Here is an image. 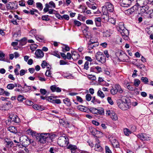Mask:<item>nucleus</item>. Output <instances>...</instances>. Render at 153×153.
Listing matches in <instances>:
<instances>
[{
  "mask_svg": "<svg viewBox=\"0 0 153 153\" xmlns=\"http://www.w3.org/2000/svg\"><path fill=\"white\" fill-rule=\"evenodd\" d=\"M117 103L119 107L123 110H127L131 107V103L128 102L126 99L118 100L117 101Z\"/></svg>",
  "mask_w": 153,
  "mask_h": 153,
  "instance_id": "3",
  "label": "nucleus"
},
{
  "mask_svg": "<svg viewBox=\"0 0 153 153\" xmlns=\"http://www.w3.org/2000/svg\"><path fill=\"white\" fill-rule=\"evenodd\" d=\"M33 108L36 110H39L40 111L43 110L44 109V107L39 105L34 104L33 106Z\"/></svg>",
  "mask_w": 153,
  "mask_h": 153,
  "instance_id": "21",
  "label": "nucleus"
},
{
  "mask_svg": "<svg viewBox=\"0 0 153 153\" xmlns=\"http://www.w3.org/2000/svg\"><path fill=\"white\" fill-rule=\"evenodd\" d=\"M4 54L2 53H0V60L4 61Z\"/></svg>",
  "mask_w": 153,
  "mask_h": 153,
  "instance_id": "61",
  "label": "nucleus"
},
{
  "mask_svg": "<svg viewBox=\"0 0 153 153\" xmlns=\"http://www.w3.org/2000/svg\"><path fill=\"white\" fill-rule=\"evenodd\" d=\"M8 131H10L11 132L16 133L17 132V130L16 128L14 126H10L7 128Z\"/></svg>",
  "mask_w": 153,
  "mask_h": 153,
  "instance_id": "24",
  "label": "nucleus"
},
{
  "mask_svg": "<svg viewBox=\"0 0 153 153\" xmlns=\"http://www.w3.org/2000/svg\"><path fill=\"white\" fill-rule=\"evenodd\" d=\"M27 43V39L25 37H24L22 39L19 41V45L23 46L25 45Z\"/></svg>",
  "mask_w": 153,
  "mask_h": 153,
  "instance_id": "27",
  "label": "nucleus"
},
{
  "mask_svg": "<svg viewBox=\"0 0 153 153\" xmlns=\"http://www.w3.org/2000/svg\"><path fill=\"white\" fill-rule=\"evenodd\" d=\"M105 150L106 153H111V151L110 149L108 146H106L105 147Z\"/></svg>",
  "mask_w": 153,
  "mask_h": 153,
  "instance_id": "64",
  "label": "nucleus"
},
{
  "mask_svg": "<svg viewBox=\"0 0 153 153\" xmlns=\"http://www.w3.org/2000/svg\"><path fill=\"white\" fill-rule=\"evenodd\" d=\"M140 81L139 79H136L134 80V85L136 86L137 87L140 84Z\"/></svg>",
  "mask_w": 153,
  "mask_h": 153,
  "instance_id": "42",
  "label": "nucleus"
},
{
  "mask_svg": "<svg viewBox=\"0 0 153 153\" xmlns=\"http://www.w3.org/2000/svg\"><path fill=\"white\" fill-rule=\"evenodd\" d=\"M147 31L149 34H153V26H150L149 29H147Z\"/></svg>",
  "mask_w": 153,
  "mask_h": 153,
  "instance_id": "39",
  "label": "nucleus"
},
{
  "mask_svg": "<svg viewBox=\"0 0 153 153\" xmlns=\"http://www.w3.org/2000/svg\"><path fill=\"white\" fill-rule=\"evenodd\" d=\"M37 45L36 44L31 45L30 46V49L33 51L37 48Z\"/></svg>",
  "mask_w": 153,
  "mask_h": 153,
  "instance_id": "48",
  "label": "nucleus"
},
{
  "mask_svg": "<svg viewBox=\"0 0 153 153\" xmlns=\"http://www.w3.org/2000/svg\"><path fill=\"white\" fill-rule=\"evenodd\" d=\"M116 29L121 34L123 39L125 40L128 39V36L129 33L128 30L124 26L123 22H120L116 27Z\"/></svg>",
  "mask_w": 153,
  "mask_h": 153,
  "instance_id": "1",
  "label": "nucleus"
},
{
  "mask_svg": "<svg viewBox=\"0 0 153 153\" xmlns=\"http://www.w3.org/2000/svg\"><path fill=\"white\" fill-rule=\"evenodd\" d=\"M4 144L5 147L7 148H10L13 146L14 144L11 139L8 138H5L4 140Z\"/></svg>",
  "mask_w": 153,
  "mask_h": 153,
  "instance_id": "8",
  "label": "nucleus"
},
{
  "mask_svg": "<svg viewBox=\"0 0 153 153\" xmlns=\"http://www.w3.org/2000/svg\"><path fill=\"white\" fill-rule=\"evenodd\" d=\"M140 7V13L142 14L145 13L147 14L149 13V11L147 12L149 8V4H147L143 5Z\"/></svg>",
  "mask_w": 153,
  "mask_h": 153,
  "instance_id": "11",
  "label": "nucleus"
},
{
  "mask_svg": "<svg viewBox=\"0 0 153 153\" xmlns=\"http://www.w3.org/2000/svg\"><path fill=\"white\" fill-rule=\"evenodd\" d=\"M123 131L124 134L126 136H129V134L132 133L131 131L127 128L124 129Z\"/></svg>",
  "mask_w": 153,
  "mask_h": 153,
  "instance_id": "29",
  "label": "nucleus"
},
{
  "mask_svg": "<svg viewBox=\"0 0 153 153\" xmlns=\"http://www.w3.org/2000/svg\"><path fill=\"white\" fill-rule=\"evenodd\" d=\"M136 4L137 7H140L143 5L148 4V0H137Z\"/></svg>",
  "mask_w": 153,
  "mask_h": 153,
  "instance_id": "14",
  "label": "nucleus"
},
{
  "mask_svg": "<svg viewBox=\"0 0 153 153\" xmlns=\"http://www.w3.org/2000/svg\"><path fill=\"white\" fill-rule=\"evenodd\" d=\"M74 23L75 25L78 27L80 26L81 24V23L80 22L76 20H74Z\"/></svg>",
  "mask_w": 153,
  "mask_h": 153,
  "instance_id": "49",
  "label": "nucleus"
},
{
  "mask_svg": "<svg viewBox=\"0 0 153 153\" xmlns=\"http://www.w3.org/2000/svg\"><path fill=\"white\" fill-rule=\"evenodd\" d=\"M92 98L91 95L89 94H87L85 96L86 100L88 101L91 100Z\"/></svg>",
  "mask_w": 153,
  "mask_h": 153,
  "instance_id": "52",
  "label": "nucleus"
},
{
  "mask_svg": "<svg viewBox=\"0 0 153 153\" xmlns=\"http://www.w3.org/2000/svg\"><path fill=\"white\" fill-rule=\"evenodd\" d=\"M9 118L10 119V121L16 123H19L20 122V120L19 117L15 113H11L9 116Z\"/></svg>",
  "mask_w": 153,
  "mask_h": 153,
  "instance_id": "7",
  "label": "nucleus"
},
{
  "mask_svg": "<svg viewBox=\"0 0 153 153\" xmlns=\"http://www.w3.org/2000/svg\"><path fill=\"white\" fill-rule=\"evenodd\" d=\"M36 7L40 10H41L43 7L42 4L40 2H37L36 4Z\"/></svg>",
  "mask_w": 153,
  "mask_h": 153,
  "instance_id": "37",
  "label": "nucleus"
},
{
  "mask_svg": "<svg viewBox=\"0 0 153 153\" xmlns=\"http://www.w3.org/2000/svg\"><path fill=\"white\" fill-rule=\"evenodd\" d=\"M95 149L98 151H102V147L100 145V141L98 139H96V143L95 145Z\"/></svg>",
  "mask_w": 153,
  "mask_h": 153,
  "instance_id": "15",
  "label": "nucleus"
},
{
  "mask_svg": "<svg viewBox=\"0 0 153 153\" xmlns=\"http://www.w3.org/2000/svg\"><path fill=\"white\" fill-rule=\"evenodd\" d=\"M51 54L54 56L58 58H60V56L57 51H54L51 53Z\"/></svg>",
  "mask_w": 153,
  "mask_h": 153,
  "instance_id": "46",
  "label": "nucleus"
},
{
  "mask_svg": "<svg viewBox=\"0 0 153 153\" xmlns=\"http://www.w3.org/2000/svg\"><path fill=\"white\" fill-rule=\"evenodd\" d=\"M27 131H29L28 133L32 135L33 137H34L36 139V137H38L40 134V133H36V132L30 129H28Z\"/></svg>",
  "mask_w": 153,
  "mask_h": 153,
  "instance_id": "23",
  "label": "nucleus"
},
{
  "mask_svg": "<svg viewBox=\"0 0 153 153\" xmlns=\"http://www.w3.org/2000/svg\"><path fill=\"white\" fill-rule=\"evenodd\" d=\"M45 7L43 9V11L44 12L46 13L49 10V8L48 5V3H46L45 4Z\"/></svg>",
  "mask_w": 153,
  "mask_h": 153,
  "instance_id": "56",
  "label": "nucleus"
},
{
  "mask_svg": "<svg viewBox=\"0 0 153 153\" xmlns=\"http://www.w3.org/2000/svg\"><path fill=\"white\" fill-rule=\"evenodd\" d=\"M27 72V70H26L25 71V70L22 69L20 71V76H22L24 75L25 73H26Z\"/></svg>",
  "mask_w": 153,
  "mask_h": 153,
  "instance_id": "60",
  "label": "nucleus"
},
{
  "mask_svg": "<svg viewBox=\"0 0 153 153\" xmlns=\"http://www.w3.org/2000/svg\"><path fill=\"white\" fill-rule=\"evenodd\" d=\"M36 39L40 42H42L44 40V37L42 36L37 35L35 36Z\"/></svg>",
  "mask_w": 153,
  "mask_h": 153,
  "instance_id": "32",
  "label": "nucleus"
},
{
  "mask_svg": "<svg viewBox=\"0 0 153 153\" xmlns=\"http://www.w3.org/2000/svg\"><path fill=\"white\" fill-rule=\"evenodd\" d=\"M52 71L50 68L49 70H48L46 71L45 73V75L47 76L52 77Z\"/></svg>",
  "mask_w": 153,
  "mask_h": 153,
  "instance_id": "30",
  "label": "nucleus"
},
{
  "mask_svg": "<svg viewBox=\"0 0 153 153\" xmlns=\"http://www.w3.org/2000/svg\"><path fill=\"white\" fill-rule=\"evenodd\" d=\"M50 88L53 92H59L61 91V89L59 87H57L55 85L51 86Z\"/></svg>",
  "mask_w": 153,
  "mask_h": 153,
  "instance_id": "20",
  "label": "nucleus"
},
{
  "mask_svg": "<svg viewBox=\"0 0 153 153\" xmlns=\"http://www.w3.org/2000/svg\"><path fill=\"white\" fill-rule=\"evenodd\" d=\"M98 110V113H97V114H99L101 115H104V110L103 108H100L98 109H97Z\"/></svg>",
  "mask_w": 153,
  "mask_h": 153,
  "instance_id": "33",
  "label": "nucleus"
},
{
  "mask_svg": "<svg viewBox=\"0 0 153 153\" xmlns=\"http://www.w3.org/2000/svg\"><path fill=\"white\" fill-rule=\"evenodd\" d=\"M107 100L108 102L110 105H112L114 104V102L111 99V98L110 97H108L107 98Z\"/></svg>",
  "mask_w": 153,
  "mask_h": 153,
  "instance_id": "59",
  "label": "nucleus"
},
{
  "mask_svg": "<svg viewBox=\"0 0 153 153\" xmlns=\"http://www.w3.org/2000/svg\"><path fill=\"white\" fill-rule=\"evenodd\" d=\"M90 132L94 136L96 137H99L98 134H101L102 133L100 131L97 130L95 128L92 127L89 128Z\"/></svg>",
  "mask_w": 153,
  "mask_h": 153,
  "instance_id": "12",
  "label": "nucleus"
},
{
  "mask_svg": "<svg viewBox=\"0 0 153 153\" xmlns=\"http://www.w3.org/2000/svg\"><path fill=\"white\" fill-rule=\"evenodd\" d=\"M48 5L49 8H55L56 7L55 4L52 1H50L48 3Z\"/></svg>",
  "mask_w": 153,
  "mask_h": 153,
  "instance_id": "34",
  "label": "nucleus"
},
{
  "mask_svg": "<svg viewBox=\"0 0 153 153\" xmlns=\"http://www.w3.org/2000/svg\"><path fill=\"white\" fill-rule=\"evenodd\" d=\"M141 80L145 84H147L149 82L148 79L146 77H142Z\"/></svg>",
  "mask_w": 153,
  "mask_h": 153,
  "instance_id": "44",
  "label": "nucleus"
},
{
  "mask_svg": "<svg viewBox=\"0 0 153 153\" xmlns=\"http://www.w3.org/2000/svg\"><path fill=\"white\" fill-rule=\"evenodd\" d=\"M48 15L42 16V19L43 20L49 21L50 19L48 17Z\"/></svg>",
  "mask_w": 153,
  "mask_h": 153,
  "instance_id": "51",
  "label": "nucleus"
},
{
  "mask_svg": "<svg viewBox=\"0 0 153 153\" xmlns=\"http://www.w3.org/2000/svg\"><path fill=\"white\" fill-rule=\"evenodd\" d=\"M122 39L119 36H117L115 40V45H121L122 43Z\"/></svg>",
  "mask_w": 153,
  "mask_h": 153,
  "instance_id": "25",
  "label": "nucleus"
},
{
  "mask_svg": "<svg viewBox=\"0 0 153 153\" xmlns=\"http://www.w3.org/2000/svg\"><path fill=\"white\" fill-rule=\"evenodd\" d=\"M120 1L122 6L128 7L130 6L132 3L130 0H120Z\"/></svg>",
  "mask_w": 153,
  "mask_h": 153,
  "instance_id": "13",
  "label": "nucleus"
},
{
  "mask_svg": "<svg viewBox=\"0 0 153 153\" xmlns=\"http://www.w3.org/2000/svg\"><path fill=\"white\" fill-rule=\"evenodd\" d=\"M37 137L36 140L41 143H45L46 142H49L51 140V136L49 133L40 134Z\"/></svg>",
  "mask_w": 153,
  "mask_h": 153,
  "instance_id": "2",
  "label": "nucleus"
},
{
  "mask_svg": "<svg viewBox=\"0 0 153 153\" xmlns=\"http://www.w3.org/2000/svg\"><path fill=\"white\" fill-rule=\"evenodd\" d=\"M137 137L141 140L143 141L148 140H150V137L148 135L145 133H140L137 135Z\"/></svg>",
  "mask_w": 153,
  "mask_h": 153,
  "instance_id": "9",
  "label": "nucleus"
},
{
  "mask_svg": "<svg viewBox=\"0 0 153 153\" xmlns=\"http://www.w3.org/2000/svg\"><path fill=\"white\" fill-rule=\"evenodd\" d=\"M96 59L98 62L103 64L106 61L105 57L102 53L100 52H98L95 56Z\"/></svg>",
  "mask_w": 153,
  "mask_h": 153,
  "instance_id": "5",
  "label": "nucleus"
},
{
  "mask_svg": "<svg viewBox=\"0 0 153 153\" xmlns=\"http://www.w3.org/2000/svg\"><path fill=\"white\" fill-rule=\"evenodd\" d=\"M97 95L100 97L102 98L104 97L105 95L101 91L99 90L97 92Z\"/></svg>",
  "mask_w": 153,
  "mask_h": 153,
  "instance_id": "40",
  "label": "nucleus"
},
{
  "mask_svg": "<svg viewBox=\"0 0 153 153\" xmlns=\"http://www.w3.org/2000/svg\"><path fill=\"white\" fill-rule=\"evenodd\" d=\"M36 57L38 58H41L44 56V53L40 49L37 50L35 52Z\"/></svg>",
  "mask_w": 153,
  "mask_h": 153,
  "instance_id": "18",
  "label": "nucleus"
},
{
  "mask_svg": "<svg viewBox=\"0 0 153 153\" xmlns=\"http://www.w3.org/2000/svg\"><path fill=\"white\" fill-rule=\"evenodd\" d=\"M57 149L55 147H51L49 150L50 153H56L57 152Z\"/></svg>",
  "mask_w": 153,
  "mask_h": 153,
  "instance_id": "35",
  "label": "nucleus"
},
{
  "mask_svg": "<svg viewBox=\"0 0 153 153\" xmlns=\"http://www.w3.org/2000/svg\"><path fill=\"white\" fill-rule=\"evenodd\" d=\"M23 146L21 144H16V147H19V148H24V150L26 152H27L28 151V149L27 148H26L25 147H22Z\"/></svg>",
  "mask_w": 153,
  "mask_h": 153,
  "instance_id": "55",
  "label": "nucleus"
},
{
  "mask_svg": "<svg viewBox=\"0 0 153 153\" xmlns=\"http://www.w3.org/2000/svg\"><path fill=\"white\" fill-rule=\"evenodd\" d=\"M59 123L61 125H62L64 126L65 127H67L69 125V123L67 122H65L62 119L59 120Z\"/></svg>",
  "mask_w": 153,
  "mask_h": 153,
  "instance_id": "28",
  "label": "nucleus"
},
{
  "mask_svg": "<svg viewBox=\"0 0 153 153\" xmlns=\"http://www.w3.org/2000/svg\"><path fill=\"white\" fill-rule=\"evenodd\" d=\"M15 87V85L13 84H9L7 85V88L9 89L12 90Z\"/></svg>",
  "mask_w": 153,
  "mask_h": 153,
  "instance_id": "47",
  "label": "nucleus"
},
{
  "mask_svg": "<svg viewBox=\"0 0 153 153\" xmlns=\"http://www.w3.org/2000/svg\"><path fill=\"white\" fill-rule=\"evenodd\" d=\"M7 10H14L16 9L18 6L16 1L13 2H9L6 5Z\"/></svg>",
  "mask_w": 153,
  "mask_h": 153,
  "instance_id": "6",
  "label": "nucleus"
},
{
  "mask_svg": "<svg viewBox=\"0 0 153 153\" xmlns=\"http://www.w3.org/2000/svg\"><path fill=\"white\" fill-rule=\"evenodd\" d=\"M67 148L70 150L71 153H76L77 147L76 145L70 144L68 146Z\"/></svg>",
  "mask_w": 153,
  "mask_h": 153,
  "instance_id": "19",
  "label": "nucleus"
},
{
  "mask_svg": "<svg viewBox=\"0 0 153 153\" xmlns=\"http://www.w3.org/2000/svg\"><path fill=\"white\" fill-rule=\"evenodd\" d=\"M106 8L107 10L110 12H112L114 10V6L112 4L109 2H107L105 3V6L103 7V8Z\"/></svg>",
  "mask_w": 153,
  "mask_h": 153,
  "instance_id": "16",
  "label": "nucleus"
},
{
  "mask_svg": "<svg viewBox=\"0 0 153 153\" xmlns=\"http://www.w3.org/2000/svg\"><path fill=\"white\" fill-rule=\"evenodd\" d=\"M110 116L112 119H115V112L112 110H110Z\"/></svg>",
  "mask_w": 153,
  "mask_h": 153,
  "instance_id": "50",
  "label": "nucleus"
},
{
  "mask_svg": "<svg viewBox=\"0 0 153 153\" xmlns=\"http://www.w3.org/2000/svg\"><path fill=\"white\" fill-rule=\"evenodd\" d=\"M64 102L68 106H70L71 105V102L70 100L68 98H66L63 100Z\"/></svg>",
  "mask_w": 153,
  "mask_h": 153,
  "instance_id": "31",
  "label": "nucleus"
},
{
  "mask_svg": "<svg viewBox=\"0 0 153 153\" xmlns=\"http://www.w3.org/2000/svg\"><path fill=\"white\" fill-rule=\"evenodd\" d=\"M40 92L43 95L46 94L47 92L46 90L45 89L42 88H41L40 89Z\"/></svg>",
  "mask_w": 153,
  "mask_h": 153,
  "instance_id": "54",
  "label": "nucleus"
},
{
  "mask_svg": "<svg viewBox=\"0 0 153 153\" xmlns=\"http://www.w3.org/2000/svg\"><path fill=\"white\" fill-rule=\"evenodd\" d=\"M77 19L80 21L82 20V21H84L85 19V16H83L82 15L79 14Z\"/></svg>",
  "mask_w": 153,
  "mask_h": 153,
  "instance_id": "45",
  "label": "nucleus"
},
{
  "mask_svg": "<svg viewBox=\"0 0 153 153\" xmlns=\"http://www.w3.org/2000/svg\"><path fill=\"white\" fill-rule=\"evenodd\" d=\"M126 87L130 91L134 90L135 88H134L132 86L130 85L129 83H127L126 84Z\"/></svg>",
  "mask_w": 153,
  "mask_h": 153,
  "instance_id": "43",
  "label": "nucleus"
},
{
  "mask_svg": "<svg viewBox=\"0 0 153 153\" xmlns=\"http://www.w3.org/2000/svg\"><path fill=\"white\" fill-rule=\"evenodd\" d=\"M57 143L60 146L65 147L69 143V139L67 136H61L57 140Z\"/></svg>",
  "mask_w": 153,
  "mask_h": 153,
  "instance_id": "4",
  "label": "nucleus"
},
{
  "mask_svg": "<svg viewBox=\"0 0 153 153\" xmlns=\"http://www.w3.org/2000/svg\"><path fill=\"white\" fill-rule=\"evenodd\" d=\"M25 99L24 97L21 95H19L17 98L18 101L19 102H22L24 100H25Z\"/></svg>",
  "mask_w": 153,
  "mask_h": 153,
  "instance_id": "41",
  "label": "nucleus"
},
{
  "mask_svg": "<svg viewBox=\"0 0 153 153\" xmlns=\"http://www.w3.org/2000/svg\"><path fill=\"white\" fill-rule=\"evenodd\" d=\"M88 48L89 50H91L93 48L94 44H92V43H89L88 42Z\"/></svg>",
  "mask_w": 153,
  "mask_h": 153,
  "instance_id": "58",
  "label": "nucleus"
},
{
  "mask_svg": "<svg viewBox=\"0 0 153 153\" xmlns=\"http://www.w3.org/2000/svg\"><path fill=\"white\" fill-rule=\"evenodd\" d=\"M24 89L22 90L23 92H27L29 91L31 89V87L30 86H24L23 88Z\"/></svg>",
  "mask_w": 153,
  "mask_h": 153,
  "instance_id": "36",
  "label": "nucleus"
},
{
  "mask_svg": "<svg viewBox=\"0 0 153 153\" xmlns=\"http://www.w3.org/2000/svg\"><path fill=\"white\" fill-rule=\"evenodd\" d=\"M89 111H90L91 112L94 114H97L98 112L97 109L94 108H91L89 109Z\"/></svg>",
  "mask_w": 153,
  "mask_h": 153,
  "instance_id": "38",
  "label": "nucleus"
},
{
  "mask_svg": "<svg viewBox=\"0 0 153 153\" xmlns=\"http://www.w3.org/2000/svg\"><path fill=\"white\" fill-rule=\"evenodd\" d=\"M88 27L87 26H85L83 30V33H86V34L87 35L88 33L87 32H88Z\"/></svg>",
  "mask_w": 153,
  "mask_h": 153,
  "instance_id": "62",
  "label": "nucleus"
},
{
  "mask_svg": "<svg viewBox=\"0 0 153 153\" xmlns=\"http://www.w3.org/2000/svg\"><path fill=\"white\" fill-rule=\"evenodd\" d=\"M52 103H56L57 104H60L61 103V100L59 99H56L52 100Z\"/></svg>",
  "mask_w": 153,
  "mask_h": 153,
  "instance_id": "57",
  "label": "nucleus"
},
{
  "mask_svg": "<svg viewBox=\"0 0 153 153\" xmlns=\"http://www.w3.org/2000/svg\"><path fill=\"white\" fill-rule=\"evenodd\" d=\"M138 9L137 5H134L130 9L126 11V13L128 15H130L136 12Z\"/></svg>",
  "mask_w": 153,
  "mask_h": 153,
  "instance_id": "10",
  "label": "nucleus"
},
{
  "mask_svg": "<svg viewBox=\"0 0 153 153\" xmlns=\"http://www.w3.org/2000/svg\"><path fill=\"white\" fill-rule=\"evenodd\" d=\"M71 53L72 54V58L74 60H76L77 59L79 56V54H77L75 52H71Z\"/></svg>",
  "mask_w": 153,
  "mask_h": 153,
  "instance_id": "26",
  "label": "nucleus"
},
{
  "mask_svg": "<svg viewBox=\"0 0 153 153\" xmlns=\"http://www.w3.org/2000/svg\"><path fill=\"white\" fill-rule=\"evenodd\" d=\"M89 65V62L88 61H86L84 65V69H86V70H87L88 69V68H89V67L88 66Z\"/></svg>",
  "mask_w": 153,
  "mask_h": 153,
  "instance_id": "53",
  "label": "nucleus"
},
{
  "mask_svg": "<svg viewBox=\"0 0 153 153\" xmlns=\"http://www.w3.org/2000/svg\"><path fill=\"white\" fill-rule=\"evenodd\" d=\"M63 19L67 20H68L69 19V17L68 15L64 14L62 16V19Z\"/></svg>",
  "mask_w": 153,
  "mask_h": 153,
  "instance_id": "63",
  "label": "nucleus"
},
{
  "mask_svg": "<svg viewBox=\"0 0 153 153\" xmlns=\"http://www.w3.org/2000/svg\"><path fill=\"white\" fill-rule=\"evenodd\" d=\"M24 145L27 146L30 144H32L33 145H34L35 143L33 140L29 138L28 137H25V141H24Z\"/></svg>",
  "mask_w": 153,
  "mask_h": 153,
  "instance_id": "17",
  "label": "nucleus"
},
{
  "mask_svg": "<svg viewBox=\"0 0 153 153\" xmlns=\"http://www.w3.org/2000/svg\"><path fill=\"white\" fill-rule=\"evenodd\" d=\"M123 92V91L121 88L120 85L117 84H115V92L121 94Z\"/></svg>",
  "mask_w": 153,
  "mask_h": 153,
  "instance_id": "22",
  "label": "nucleus"
}]
</instances>
